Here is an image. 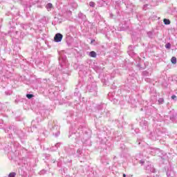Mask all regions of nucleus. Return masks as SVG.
Segmentation results:
<instances>
[{
    "mask_svg": "<svg viewBox=\"0 0 177 177\" xmlns=\"http://www.w3.org/2000/svg\"><path fill=\"white\" fill-rule=\"evenodd\" d=\"M62 39H63V35L57 33L54 37V41L55 42H62Z\"/></svg>",
    "mask_w": 177,
    "mask_h": 177,
    "instance_id": "obj_1",
    "label": "nucleus"
},
{
    "mask_svg": "<svg viewBox=\"0 0 177 177\" xmlns=\"http://www.w3.org/2000/svg\"><path fill=\"white\" fill-rule=\"evenodd\" d=\"M46 8L49 11V10H50V9H52V8H53V5H52V3H49L46 5Z\"/></svg>",
    "mask_w": 177,
    "mask_h": 177,
    "instance_id": "obj_2",
    "label": "nucleus"
},
{
    "mask_svg": "<svg viewBox=\"0 0 177 177\" xmlns=\"http://www.w3.org/2000/svg\"><path fill=\"white\" fill-rule=\"evenodd\" d=\"M89 56H91V57H96V52L95 51L90 52Z\"/></svg>",
    "mask_w": 177,
    "mask_h": 177,
    "instance_id": "obj_3",
    "label": "nucleus"
},
{
    "mask_svg": "<svg viewBox=\"0 0 177 177\" xmlns=\"http://www.w3.org/2000/svg\"><path fill=\"white\" fill-rule=\"evenodd\" d=\"M163 23L166 25L171 24V21H169V19H164Z\"/></svg>",
    "mask_w": 177,
    "mask_h": 177,
    "instance_id": "obj_4",
    "label": "nucleus"
},
{
    "mask_svg": "<svg viewBox=\"0 0 177 177\" xmlns=\"http://www.w3.org/2000/svg\"><path fill=\"white\" fill-rule=\"evenodd\" d=\"M171 62L173 64H176V57H172V58L171 59Z\"/></svg>",
    "mask_w": 177,
    "mask_h": 177,
    "instance_id": "obj_5",
    "label": "nucleus"
},
{
    "mask_svg": "<svg viewBox=\"0 0 177 177\" xmlns=\"http://www.w3.org/2000/svg\"><path fill=\"white\" fill-rule=\"evenodd\" d=\"M15 176H17L15 172H12L8 174V177H15Z\"/></svg>",
    "mask_w": 177,
    "mask_h": 177,
    "instance_id": "obj_6",
    "label": "nucleus"
},
{
    "mask_svg": "<svg viewBox=\"0 0 177 177\" xmlns=\"http://www.w3.org/2000/svg\"><path fill=\"white\" fill-rule=\"evenodd\" d=\"M26 97H28L29 100H30L32 97H34L33 94H26Z\"/></svg>",
    "mask_w": 177,
    "mask_h": 177,
    "instance_id": "obj_7",
    "label": "nucleus"
},
{
    "mask_svg": "<svg viewBox=\"0 0 177 177\" xmlns=\"http://www.w3.org/2000/svg\"><path fill=\"white\" fill-rule=\"evenodd\" d=\"M165 48L166 49H171V44L169 43H167L166 45H165Z\"/></svg>",
    "mask_w": 177,
    "mask_h": 177,
    "instance_id": "obj_8",
    "label": "nucleus"
},
{
    "mask_svg": "<svg viewBox=\"0 0 177 177\" xmlns=\"http://www.w3.org/2000/svg\"><path fill=\"white\" fill-rule=\"evenodd\" d=\"M89 6H91L92 8H94L95 7V3L93 1H91L89 3Z\"/></svg>",
    "mask_w": 177,
    "mask_h": 177,
    "instance_id": "obj_9",
    "label": "nucleus"
},
{
    "mask_svg": "<svg viewBox=\"0 0 177 177\" xmlns=\"http://www.w3.org/2000/svg\"><path fill=\"white\" fill-rule=\"evenodd\" d=\"M171 97L172 100H176L177 98L176 95H171Z\"/></svg>",
    "mask_w": 177,
    "mask_h": 177,
    "instance_id": "obj_10",
    "label": "nucleus"
},
{
    "mask_svg": "<svg viewBox=\"0 0 177 177\" xmlns=\"http://www.w3.org/2000/svg\"><path fill=\"white\" fill-rule=\"evenodd\" d=\"M163 102H164V100H163V99H162V98H161V99H160V100H159V102L162 103Z\"/></svg>",
    "mask_w": 177,
    "mask_h": 177,
    "instance_id": "obj_11",
    "label": "nucleus"
},
{
    "mask_svg": "<svg viewBox=\"0 0 177 177\" xmlns=\"http://www.w3.org/2000/svg\"><path fill=\"white\" fill-rule=\"evenodd\" d=\"M95 42V39L91 40V44H93Z\"/></svg>",
    "mask_w": 177,
    "mask_h": 177,
    "instance_id": "obj_12",
    "label": "nucleus"
},
{
    "mask_svg": "<svg viewBox=\"0 0 177 177\" xmlns=\"http://www.w3.org/2000/svg\"><path fill=\"white\" fill-rule=\"evenodd\" d=\"M123 177H126V174H123Z\"/></svg>",
    "mask_w": 177,
    "mask_h": 177,
    "instance_id": "obj_13",
    "label": "nucleus"
}]
</instances>
